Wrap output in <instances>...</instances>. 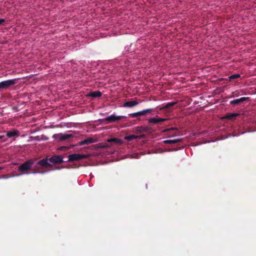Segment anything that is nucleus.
<instances>
[{"mask_svg": "<svg viewBox=\"0 0 256 256\" xmlns=\"http://www.w3.org/2000/svg\"><path fill=\"white\" fill-rule=\"evenodd\" d=\"M140 138V136L132 134V135H129V136H126L125 139L128 140V141H131L132 140L138 139V138Z\"/></svg>", "mask_w": 256, "mask_h": 256, "instance_id": "nucleus-19", "label": "nucleus"}, {"mask_svg": "<svg viewBox=\"0 0 256 256\" xmlns=\"http://www.w3.org/2000/svg\"><path fill=\"white\" fill-rule=\"evenodd\" d=\"M49 161L54 164H60L64 162L63 157L60 155L54 156L48 159Z\"/></svg>", "mask_w": 256, "mask_h": 256, "instance_id": "nucleus-7", "label": "nucleus"}, {"mask_svg": "<svg viewBox=\"0 0 256 256\" xmlns=\"http://www.w3.org/2000/svg\"><path fill=\"white\" fill-rule=\"evenodd\" d=\"M152 108H148L138 112L130 114H128V116L130 118H137L150 114L152 112Z\"/></svg>", "mask_w": 256, "mask_h": 256, "instance_id": "nucleus-5", "label": "nucleus"}, {"mask_svg": "<svg viewBox=\"0 0 256 256\" xmlns=\"http://www.w3.org/2000/svg\"><path fill=\"white\" fill-rule=\"evenodd\" d=\"M4 137V136H0V140L2 138Z\"/></svg>", "mask_w": 256, "mask_h": 256, "instance_id": "nucleus-27", "label": "nucleus"}, {"mask_svg": "<svg viewBox=\"0 0 256 256\" xmlns=\"http://www.w3.org/2000/svg\"><path fill=\"white\" fill-rule=\"evenodd\" d=\"M109 146H108V144H104V145L102 146V148H108V147H109Z\"/></svg>", "mask_w": 256, "mask_h": 256, "instance_id": "nucleus-26", "label": "nucleus"}, {"mask_svg": "<svg viewBox=\"0 0 256 256\" xmlns=\"http://www.w3.org/2000/svg\"><path fill=\"white\" fill-rule=\"evenodd\" d=\"M5 22L4 19L0 18V25L2 24Z\"/></svg>", "mask_w": 256, "mask_h": 256, "instance_id": "nucleus-25", "label": "nucleus"}, {"mask_svg": "<svg viewBox=\"0 0 256 256\" xmlns=\"http://www.w3.org/2000/svg\"><path fill=\"white\" fill-rule=\"evenodd\" d=\"M32 170L31 172H29L30 174H44L46 172H47V170H44L42 171L40 170L37 169L36 168L34 167V164L32 166V168L31 169Z\"/></svg>", "mask_w": 256, "mask_h": 256, "instance_id": "nucleus-13", "label": "nucleus"}, {"mask_svg": "<svg viewBox=\"0 0 256 256\" xmlns=\"http://www.w3.org/2000/svg\"><path fill=\"white\" fill-rule=\"evenodd\" d=\"M178 103V102H172L167 103L164 106L161 110H165L171 106H174Z\"/></svg>", "mask_w": 256, "mask_h": 256, "instance_id": "nucleus-18", "label": "nucleus"}, {"mask_svg": "<svg viewBox=\"0 0 256 256\" xmlns=\"http://www.w3.org/2000/svg\"><path fill=\"white\" fill-rule=\"evenodd\" d=\"M250 98L248 97H242L240 98L236 99L233 100H232L230 102V104L232 105H238L240 103L242 102L248 100Z\"/></svg>", "mask_w": 256, "mask_h": 256, "instance_id": "nucleus-9", "label": "nucleus"}, {"mask_svg": "<svg viewBox=\"0 0 256 256\" xmlns=\"http://www.w3.org/2000/svg\"><path fill=\"white\" fill-rule=\"evenodd\" d=\"M95 142V140L94 138H88L86 140H84L82 141L79 142V146H82L84 144H92Z\"/></svg>", "mask_w": 256, "mask_h": 256, "instance_id": "nucleus-12", "label": "nucleus"}, {"mask_svg": "<svg viewBox=\"0 0 256 256\" xmlns=\"http://www.w3.org/2000/svg\"><path fill=\"white\" fill-rule=\"evenodd\" d=\"M18 82V79L8 80L0 82V90H6Z\"/></svg>", "mask_w": 256, "mask_h": 256, "instance_id": "nucleus-3", "label": "nucleus"}, {"mask_svg": "<svg viewBox=\"0 0 256 256\" xmlns=\"http://www.w3.org/2000/svg\"><path fill=\"white\" fill-rule=\"evenodd\" d=\"M171 130H178V128H170L166 129V131H169Z\"/></svg>", "mask_w": 256, "mask_h": 256, "instance_id": "nucleus-24", "label": "nucleus"}, {"mask_svg": "<svg viewBox=\"0 0 256 256\" xmlns=\"http://www.w3.org/2000/svg\"><path fill=\"white\" fill-rule=\"evenodd\" d=\"M88 157V154H74L68 155V161L73 162L74 161L79 160L82 159H85Z\"/></svg>", "mask_w": 256, "mask_h": 256, "instance_id": "nucleus-4", "label": "nucleus"}, {"mask_svg": "<svg viewBox=\"0 0 256 256\" xmlns=\"http://www.w3.org/2000/svg\"><path fill=\"white\" fill-rule=\"evenodd\" d=\"M166 120V118H162L158 116H156V118H150L148 120V122L152 124H160L161 122H164Z\"/></svg>", "mask_w": 256, "mask_h": 256, "instance_id": "nucleus-8", "label": "nucleus"}, {"mask_svg": "<svg viewBox=\"0 0 256 256\" xmlns=\"http://www.w3.org/2000/svg\"><path fill=\"white\" fill-rule=\"evenodd\" d=\"M2 168L0 167V170H2Z\"/></svg>", "mask_w": 256, "mask_h": 256, "instance_id": "nucleus-28", "label": "nucleus"}, {"mask_svg": "<svg viewBox=\"0 0 256 256\" xmlns=\"http://www.w3.org/2000/svg\"><path fill=\"white\" fill-rule=\"evenodd\" d=\"M240 76L239 74H232V75H231L230 76L228 77V79L230 81L232 80H234L236 78H238Z\"/></svg>", "mask_w": 256, "mask_h": 256, "instance_id": "nucleus-22", "label": "nucleus"}, {"mask_svg": "<svg viewBox=\"0 0 256 256\" xmlns=\"http://www.w3.org/2000/svg\"><path fill=\"white\" fill-rule=\"evenodd\" d=\"M102 93L100 91H94L90 92L88 96L93 98H99L101 96Z\"/></svg>", "mask_w": 256, "mask_h": 256, "instance_id": "nucleus-15", "label": "nucleus"}, {"mask_svg": "<svg viewBox=\"0 0 256 256\" xmlns=\"http://www.w3.org/2000/svg\"><path fill=\"white\" fill-rule=\"evenodd\" d=\"M48 158H44L38 162L36 160L34 164V167L40 170L43 168H49L51 167L52 166L48 162Z\"/></svg>", "mask_w": 256, "mask_h": 256, "instance_id": "nucleus-2", "label": "nucleus"}, {"mask_svg": "<svg viewBox=\"0 0 256 256\" xmlns=\"http://www.w3.org/2000/svg\"><path fill=\"white\" fill-rule=\"evenodd\" d=\"M20 135V132L16 130H14L12 131H9L6 132V136L8 138H12L14 136L18 137Z\"/></svg>", "mask_w": 256, "mask_h": 256, "instance_id": "nucleus-11", "label": "nucleus"}, {"mask_svg": "<svg viewBox=\"0 0 256 256\" xmlns=\"http://www.w3.org/2000/svg\"><path fill=\"white\" fill-rule=\"evenodd\" d=\"M240 116V114L238 113H232V114H226L224 118L227 120H234V119L236 116Z\"/></svg>", "mask_w": 256, "mask_h": 256, "instance_id": "nucleus-14", "label": "nucleus"}, {"mask_svg": "<svg viewBox=\"0 0 256 256\" xmlns=\"http://www.w3.org/2000/svg\"><path fill=\"white\" fill-rule=\"evenodd\" d=\"M61 138H62V133L54 134L52 136V138L56 139V140H58L60 141H61Z\"/></svg>", "mask_w": 256, "mask_h": 256, "instance_id": "nucleus-23", "label": "nucleus"}, {"mask_svg": "<svg viewBox=\"0 0 256 256\" xmlns=\"http://www.w3.org/2000/svg\"><path fill=\"white\" fill-rule=\"evenodd\" d=\"M36 161V159L32 158L24 162L19 166L18 168V170L22 174H30V172H26V171L32 169Z\"/></svg>", "mask_w": 256, "mask_h": 256, "instance_id": "nucleus-1", "label": "nucleus"}, {"mask_svg": "<svg viewBox=\"0 0 256 256\" xmlns=\"http://www.w3.org/2000/svg\"><path fill=\"white\" fill-rule=\"evenodd\" d=\"M108 142H114L116 144H120L122 143V140L120 138H112L108 140Z\"/></svg>", "mask_w": 256, "mask_h": 256, "instance_id": "nucleus-20", "label": "nucleus"}, {"mask_svg": "<svg viewBox=\"0 0 256 256\" xmlns=\"http://www.w3.org/2000/svg\"><path fill=\"white\" fill-rule=\"evenodd\" d=\"M136 130L138 132H146L149 130V128L148 126H138Z\"/></svg>", "mask_w": 256, "mask_h": 256, "instance_id": "nucleus-21", "label": "nucleus"}, {"mask_svg": "<svg viewBox=\"0 0 256 256\" xmlns=\"http://www.w3.org/2000/svg\"><path fill=\"white\" fill-rule=\"evenodd\" d=\"M126 116H116L114 114H112L105 118L104 119V121L107 122L108 123L114 122L116 121L120 120L122 118H126Z\"/></svg>", "mask_w": 256, "mask_h": 256, "instance_id": "nucleus-6", "label": "nucleus"}, {"mask_svg": "<svg viewBox=\"0 0 256 256\" xmlns=\"http://www.w3.org/2000/svg\"><path fill=\"white\" fill-rule=\"evenodd\" d=\"M74 136L72 134H63L62 133L61 141L67 140Z\"/></svg>", "mask_w": 256, "mask_h": 256, "instance_id": "nucleus-17", "label": "nucleus"}, {"mask_svg": "<svg viewBox=\"0 0 256 256\" xmlns=\"http://www.w3.org/2000/svg\"><path fill=\"white\" fill-rule=\"evenodd\" d=\"M182 141V138L176 139V140H166L164 141V144H176Z\"/></svg>", "mask_w": 256, "mask_h": 256, "instance_id": "nucleus-16", "label": "nucleus"}, {"mask_svg": "<svg viewBox=\"0 0 256 256\" xmlns=\"http://www.w3.org/2000/svg\"><path fill=\"white\" fill-rule=\"evenodd\" d=\"M138 104V102L136 100H131L125 102L124 104V107L132 108L137 106Z\"/></svg>", "mask_w": 256, "mask_h": 256, "instance_id": "nucleus-10", "label": "nucleus"}]
</instances>
